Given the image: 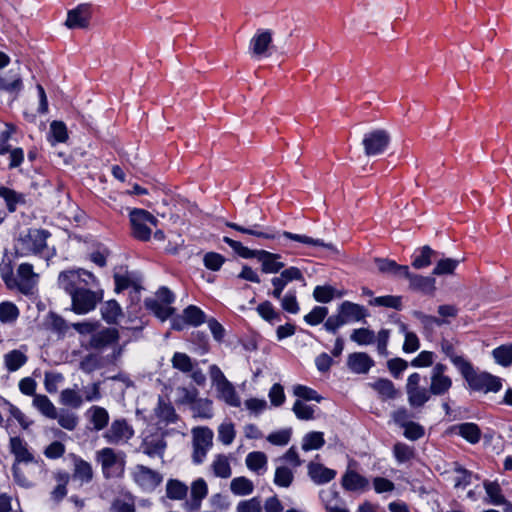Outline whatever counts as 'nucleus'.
<instances>
[{
    "label": "nucleus",
    "instance_id": "26",
    "mask_svg": "<svg viewBox=\"0 0 512 512\" xmlns=\"http://www.w3.org/2000/svg\"><path fill=\"white\" fill-rule=\"evenodd\" d=\"M281 256L276 253H271L266 250L258 251L257 260L261 263L262 271L264 273H278L285 264L280 261Z\"/></svg>",
    "mask_w": 512,
    "mask_h": 512
},
{
    "label": "nucleus",
    "instance_id": "38",
    "mask_svg": "<svg viewBox=\"0 0 512 512\" xmlns=\"http://www.w3.org/2000/svg\"><path fill=\"white\" fill-rule=\"evenodd\" d=\"M267 456L264 452L254 451L247 454L245 463L249 470L263 474L267 468Z\"/></svg>",
    "mask_w": 512,
    "mask_h": 512
},
{
    "label": "nucleus",
    "instance_id": "20",
    "mask_svg": "<svg viewBox=\"0 0 512 512\" xmlns=\"http://www.w3.org/2000/svg\"><path fill=\"white\" fill-rule=\"evenodd\" d=\"M19 67L0 75V90L17 95L23 88Z\"/></svg>",
    "mask_w": 512,
    "mask_h": 512
},
{
    "label": "nucleus",
    "instance_id": "55",
    "mask_svg": "<svg viewBox=\"0 0 512 512\" xmlns=\"http://www.w3.org/2000/svg\"><path fill=\"white\" fill-rule=\"evenodd\" d=\"M435 254V251L430 246L425 245L419 249V253L414 255L412 266L415 269H422L428 267L432 261L431 257Z\"/></svg>",
    "mask_w": 512,
    "mask_h": 512
},
{
    "label": "nucleus",
    "instance_id": "24",
    "mask_svg": "<svg viewBox=\"0 0 512 512\" xmlns=\"http://www.w3.org/2000/svg\"><path fill=\"white\" fill-rule=\"evenodd\" d=\"M338 312L346 324L359 322L367 316V311L363 306L349 301L343 302Z\"/></svg>",
    "mask_w": 512,
    "mask_h": 512
},
{
    "label": "nucleus",
    "instance_id": "35",
    "mask_svg": "<svg viewBox=\"0 0 512 512\" xmlns=\"http://www.w3.org/2000/svg\"><path fill=\"white\" fill-rule=\"evenodd\" d=\"M32 405L43 416L49 419H55L57 417V409L55 405L52 403V401L46 395H34Z\"/></svg>",
    "mask_w": 512,
    "mask_h": 512
},
{
    "label": "nucleus",
    "instance_id": "59",
    "mask_svg": "<svg viewBox=\"0 0 512 512\" xmlns=\"http://www.w3.org/2000/svg\"><path fill=\"white\" fill-rule=\"evenodd\" d=\"M55 419H57L58 424L62 428L68 431H73L78 425L77 415L67 410H60V412H57V417Z\"/></svg>",
    "mask_w": 512,
    "mask_h": 512
},
{
    "label": "nucleus",
    "instance_id": "43",
    "mask_svg": "<svg viewBox=\"0 0 512 512\" xmlns=\"http://www.w3.org/2000/svg\"><path fill=\"white\" fill-rule=\"evenodd\" d=\"M59 401L64 406L78 409L82 406L84 399L76 388H67L61 391Z\"/></svg>",
    "mask_w": 512,
    "mask_h": 512
},
{
    "label": "nucleus",
    "instance_id": "47",
    "mask_svg": "<svg viewBox=\"0 0 512 512\" xmlns=\"http://www.w3.org/2000/svg\"><path fill=\"white\" fill-rule=\"evenodd\" d=\"M318 408L315 405H308L298 399L294 402L292 411L299 420L310 421L316 418L315 412Z\"/></svg>",
    "mask_w": 512,
    "mask_h": 512
},
{
    "label": "nucleus",
    "instance_id": "5",
    "mask_svg": "<svg viewBox=\"0 0 512 512\" xmlns=\"http://www.w3.org/2000/svg\"><path fill=\"white\" fill-rule=\"evenodd\" d=\"M96 461L100 463L105 478L122 477L126 465L124 452H116L114 449L105 447L96 452Z\"/></svg>",
    "mask_w": 512,
    "mask_h": 512
},
{
    "label": "nucleus",
    "instance_id": "60",
    "mask_svg": "<svg viewBox=\"0 0 512 512\" xmlns=\"http://www.w3.org/2000/svg\"><path fill=\"white\" fill-rule=\"evenodd\" d=\"M293 394L300 400H313L316 401L317 403H320L322 401V397L314 389L301 384L295 385L293 387Z\"/></svg>",
    "mask_w": 512,
    "mask_h": 512
},
{
    "label": "nucleus",
    "instance_id": "53",
    "mask_svg": "<svg viewBox=\"0 0 512 512\" xmlns=\"http://www.w3.org/2000/svg\"><path fill=\"white\" fill-rule=\"evenodd\" d=\"M495 362L503 367L512 365V344L501 345L492 351Z\"/></svg>",
    "mask_w": 512,
    "mask_h": 512
},
{
    "label": "nucleus",
    "instance_id": "22",
    "mask_svg": "<svg viewBox=\"0 0 512 512\" xmlns=\"http://www.w3.org/2000/svg\"><path fill=\"white\" fill-rule=\"evenodd\" d=\"M27 347L21 346L20 349H13L3 355V364L9 373L18 371L27 361Z\"/></svg>",
    "mask_w": 512,
    "mask_h": 512
},
{
    "label": "nucleus",
    "instance_id": "64",
    "mask_svg": "<svg viewBox=\"0 0 512 512\" xmlns=\"http://www.w3.org/2000/svg\"><path fill=\"white\" fill-rule=\"evenodd\" d=\"M262 502L259 497H252L250 499L238 502L235 512H262Z\"/></svg>",
    "mask_w": 512,
    "mask_h": 512
},
{
    "label": "nucleus",
    "instance_id": "7",
    "mask_svg": "<svg viewBox=\"0 0 512 512\" xmlns=\"http://www.w3.org/2000/svg\"><path fill=\"white\" fill-rule=\"evenodd\" d=\"M192 434V462L200 465L206 459V456L213 446L214 433L209 427H195Z\"/></svg>",
    "mask_w": 512,
    "mask_h": 512
},
{
    "label": "nucleus",
    "instance_id": "46",
    "mask_svg": "<svg viewBox=\"0 0 512 512\" xmlns=\"http://www.w3.org/2000/svg\"><path fill=\"white\" fill-rule=\"evenodd\" d=\"M145 306L161 321H165L174 313V308L170 307L169 305L160 303L157 299L153 298L146 299Z\"/></svg>",
    "mask_w": 512,
    "mask_h": 512
},
{
    "label": "nucleus",
    "instance_id": "25",
    "mask_svg": "<svg viewBox=\"0 0 512 512\" xmlns=\"http://www.w3.org/2000/svg\"><path fill=\"white\" fill-rule=\"evenodd\" d=\"M347 365L352 372L365 374L374 365V361L364 352H355L348 356Z\"/></svg>",
    "mask_w": 512,
    "mask_h": 512
},
{
    "label": "nucleus",
    "instance_id": "23",
    "mask_svg": "<svg viewBox=\"0 0 512 512\" xmlns=\"http://www.w3.org/2000/svg\"><path fill=\"white\" fill-rule=\"evenodd\" d=\"M307 469L309 477L317 485L326 484L332 481L337 475L335 470L315 462H310Z\"/></svg>",
    "mask_w": 512,
    "mask_h": 512
},
{
    "label": "nucleus",
    "instance_id": "48",
    "mask_svg": "<svg viewBox=\"0 0 512 512\" xmlns=\"http://www.w3.org/2000/svg\"><path fill=\"white\" fill-rule=\"evenodd\" d=\"M325 444L324 434L318 431H312L304 435L301 448L304 451L318 450Z\"/></svg>",
    "mask_w": 512,
    "mask_h": 512
},
{
    "label": "nucleus",
    "instance_id": "50",
    "mask_svg": "<svg viewBox=\"0 0 512 512\" xmlns=\"http://www.w3.org/2000/svg\"><path fill=\"white\" fill-rule=\"evenodd\" d=\"M103 319L110 324L116 323L121 316V307L115 300L107 301L101 308Z\"/></svg>",
    "mask_w": 512,
    "mask_h": 512
},
{
    "label": "nucleus",
    "instance_id": "2",
    "mask_svg": "<svg viewBox=\"0 0 512 512\" xmlns=\"http://www.w3.org/2000/svg\"><path fill=\"white\" fill-rule=\"evenodd\" d=\"M226 225L228 227L238 231V232H241V233H244V234H248V235H252V236H256V237H259V238L276 239V238H278L280 236H283V237H285L287 239H290V240H293V241H296V242H299V243H303V244L308 245V246L325 248V249L329 250L332 253H337L338 252L337 248L332 243H325L321 239H315V238H312V237H309V236H306V235H302V234H295V233H291V232H287V231H284V232H282L280 234V233H278V232H276L274 230L262 231V230H260L261 226L258 225V224H255V225H253L250 228L241 226V225H239L237 223H233V222H228Z\"/></svg>",
    "mask_w": 512,
    "mask_h": 512
},
{
    "label": "nucleus",
    "instance_id": "19",
    "mask_svg": "<svg viewBox=\"0 0 512 512\" xmlns=\"http://www.w3.org/2000/svg\"><path fill=\"white\" fill-rule=\"evenodd\" d=\"M345 491L362 493L369 488V480L352 469H347L341 478Z\"/></svg>",
    "mask_w": 512,
    "mask_h": 512
},
{
    "label": "nucleus",
    "instance_id": "51",
    "mask_svg": "<svg viewBox=\"0 0 512 512\" xmlns=\"http://www.w3.org/2000/svg\"><path fill=\"white\" fill-rule=\"evenodd\" d=\"M258 314L270 324H275L281 321V313L276 311L272 303L264 301L257 306Z\"/></svg>",
    "mask_w": 512,
    "mask_h": 512
},
{
    "label": "nucleus",
    "instance_id": "39",
    "mask_svg": "<svg viewBox=\"0 0 512 512\" xmlns=\"http://www.w3.org/2000/svg\"><path fill=\"white\" fill-rule=\"evenodd\" d=\"M457 433L471 444H476L481 439V430L472 422L462 423L455 427Z\"/></svg>",
    "mask_w": 512,
    "mask_h": 512
},
{
    "label": "nucleus",
    "instance_id": "8",
    "mask_svg": "<svg viewBox=\"0 0 512 512\" xmlns=\"http://www.w3.org/2000/svg\"><path fill=\"white\" fill-rule=\"evenodd\" d=\"M134 483L146 493L153 492L163 481V475L157 470L137 464L131 469Z\"/></svg>",
    "mask_w": 512,
    "mask_h": 512
},
{
    "label": "nucleus",
    "instance_id": "41",
    "mask_svg": "<svg viewBox=\"0 0 512 512\" xmlns=\"http://www.w3.org/2000/svg\"><path fill=\"white\" fill-rule=\"evenodd\" d=\"M188 493V486L178 479H169L166 483V496L171 500H183Z\"/></svg>",
    "mask_w": 512,
    "mask_h": 512
},
{
    "label": "nucleus",
    "instance_id": "13",
    "mask_svg": "<svg viewBox=\"0 0 512 512\" xmlns=\"http://www.w3.org/2000/svg\"><path fill=\"white\" fill-rule=\"evenodd\" d=\"M14 289L22 294H32L38 281V275L34 272L33 266L29 263H22L19 265L15 274Z\"/></svg>",
    "mask_w": 512,
    "mask_h": 512
},
{
    "label": "nucleus",
    "instance_id": "49",
    "mask_svg": "<svg viewBox=\"0 0 512 512\" xmlns=\"http://www.w3.org/2000/svg\"><path fill=\"white\" fill-rule=\"evenodd\" d=\"M183 319L192 326H200L207 321L205 313L195 305H189L183 311Z\"/></svg>",
    "mask_w": 512,
    "mask_h": 512
},
{
    "label": "nucleus",
    "instance_id": "52",
    "mask_svg": "<svg viewBox=\"0 0 512 512\" xmlns=\"http://www.w3.org/2000/svg\"><path fill=\"white\" fill-rule=\"evenodd\" d=\"M193 416L210 419L213 416L212 401L209 399H198L192 404Z\"/></svg>",
    "mask_w": 512,
    "mask_h": 512
},
{
    "label": "nucleus",
    "instance_id": "62",
    "mask_svg": "<svg viewBox=\"0 0 512 512\" xmlns=\"http://www.w3.org/2000/svg\"><path fill=\"white\" fill-rule=\"evenodd\" d=\"M279 300L284 311L290 314H297L300 311L295 290H289L283 297L281 296Z\"/></svg>",
    "mask_w": 512,
    "mask_h": 512
},
{
    "label": "nucleus",
    "instance_id": "61",
    "mask_svg": "<svg viewBox=\"0 0 512 512\" xmlns=\"http://www.w3.org/2000/svg\"><path fill=\"white\" fill-rule=\"evenodd\" d=\"M350 339L358 345H369L374 343L376 337L372 330L359 328L353 330Z\"/></svg>",
    "mask_w": 512,
    "mask_h": 512
},
{
    "label": "nucleus",
    "instance_id": "30",
    "mask_svg": "<svg viewBox=\"0 0 512 512\" xmlns=\"http://www.w3.org/2000/svg\"><path fill=\"white\" fill-rule=\"evenodd\" d=\"M85 416L96 431L103 430L108 425L110 419L108 411L105 408L96 405L90 407L86 411Z\"/></svg>",
    "mask_w": 512,
    "mask_h": 512
},
{
    "label": "nucleus",
    "instance_id": "27",
    "mask_svg": "<svg viewBox=\"0 0 512 512\" xmlns=\"http://www.w3.org/2000/svg\"><path fill=\"white\" fill-rule=\"evenodd\" d=\"M118 339V331L114 328H107L98 331L91 336L90 346L94 349H103L116 343Z\"/></svg>",
    "mask_w": 512,
    "mask_h": 512
},
{
    "label": "nucleus",
    "instance_id": "6",
    "mask_svg": "<svg viewBox=\"0 0 512 512\" xmlns=\"http://www.w3.org/2000/svg\"><path fill=\"white\" fill-rule=\"evenodd\" d=\"M132 235L140 241H148L152 234V227H156L158 220L144 209H133L129 214Z\"/></svg>",
    "mask_w": 512,
    "mask_h": 512
},
{
    "label": "nucleus",
    "instance_id": "33",
    "mask_svg": "<svg viewBox=\"0 0 512 512\" xmlns=\"http://www.w3.org/2000/svg\"><path fill=\"white\" fill-rule=\"evenodd\" d=\"M218 396L226 404L232 407H239L241 404L240 398L235 390L233 384L228 380L215 387Z\"/></svg>",
    "mask_w": 512,
    "mask_h": 512
},
{
    "label": "nucleus",
    "instance_id": "18",
    "mask_svg": "<svg viewBox=\"0 0 512 512\" xmlns=\"http://www.w3.org/2000/svg\"><path fill=\"white\" fill-rule=\"evenodd\" d=\"M208 495V484L204 478L195 479L190 486V501L186 503V510L198 511L202 501Z\"/></svg>",
    "mask_w": 512,
    "mask_h": 512
},
{
    "label": "nucleus",
    "instance_id": "17",
    "mask_svg": "<svg viewBox=\"0 0 512 512\" xmlns=\"http://www.w3.org/2000/svg\"><path fill=\"white\" fill-rule=\"evenodd\" d=\"M319 498L326 512H350L345 500L334 488L323 489L319 492Z\"/></svg>",
    "mask_w": 512,
    "mask_h": 512
},
{
    "label": "nucleus",
    "instance_id": "21",
    "mask_svg": "<svg viewBox=\"0 0 512 512\" xmlns=\"http://www.w3.org/2000/svg\"><path fill=\"white\" fill-rule=\"evenodd\" d=\"M403 278L409 280V288L414 291L432 295L436 290L435 279L433 277L414 274L408 270V275Z\"/></svg>",
    "mask_w": 512,
    "mask_h": 512
},
{
    "label": "nucleus",
    "instance_id": "16",
    "mask_svg": "<svg viewBox=\"0 0 512 512\" xmlns=\"http://www.w3.org/2000/svg\"><path fill=\"white\" fill-rule=\"evenodd\" d=\"M91 18V5L80 4L76 8L69 10L65 25L69 29L87 28Z\"/></svg>",
    "mask_w": 512,
    "mask_h": 512
},
{
    "label": "nucleus",
    "instance_id": "14",
    "mask_svg": "<svg viewBox=\"0 0 512 512\" xmlns=\"http://www.w3.org/2000/svg\"><path fill=\"white\" fill-rule=\"evenodd\" d=\"M447 366L443 363H437L433 366L430 374V390L432 395L442 396L452 387V379L445 374Z\"/></svg>",
    "mask_w": 512,
    "mask_h": 512
},
{
    "label": "nucleus",
    "instance_id": "37",
    "mask_svg": "<svg viewBox=\"0 0 512 512\" xmlns=\"http://www.w3.org/2000/svg\"><path fill=\"white\" fill-rule=\"evenodd\" d=\"M73 478L81 483H89L93 478V470L90 463L82 458H74Z\"/></svg>",
    "mask_w": 512,
    "mask_h": 512
},
{
    "label": "nucleus",
    "instance_id": "57",
    "mask_svg": "<svg viewBox=\"0 0 512 512\" xmlns=\"http://www.w3.org/2000/svg\"><path fill=\"white\" fill-rule=\"evenodd\" d=\"M223 241L229 245L235 253H237L240 257L245 259L250 258H258L259 250H251L248 247L244 246L241 242L233 240L229 237H224Z\"/></svg>",
    "mask_w": 512,
    "mask_h": 512
},
{
    "label": "nucleus",
    "instance_id": "11",
    "mask_svg": "<svg viewBox=\"0 0 512 512\" xmlns=\"http://www.w3.org/2000/svg\"><path fill=\"white\" fill-rule=\"evenodd\" d=\"M94 287H87L71 295L72 308L77 314H86L95 309L101 300V295L93 291Z\"/></svg>",
    "mask_w": 512,
    "mask_h": 512
},
{
    "label": "nucleus",
    "instance_id": "29",
    "mask_svg": "<svg viewBox=\"0 0 512 512\" xmlns=\"http://www.w3.org/2000/svg\"><path fill=\"white\" fill-rule=\"evenodd\" d=\"M143 453L149 457H162L166 449V441L161 435L148 436L142 443Z\"/></svg>",
    "mask_w": 512,
    "mask_h": 512
},
{
    "label": "nucleus",
    "instance_id": "56",
    "mask_svg": "<svg viewBox=\"0 0 512 512\" xmlns=\"http://www.w3.org/2000/svg\"><path fill=\"white\" fill-rule=\"evenodd\" d=\"M294 480V473L293 471L286 467V466H278L275 470L274 475V484L283 487L288 488Z\"/></svg>",
    "mask_w": 512,
    "mask_h": 512
},
{
    "label": "nucleus",
    "instance_id": "28",
    "mask_svg": "<svg viewBox=\"0 0 512 512\" xmlns=\"http://www.w3.org/2000/svg\"><path fill=\"white\" fill-rule=\"evenodd\" d=\"M375 263L381 273L388 274L395 278H403L408 275V266L399 265L394 260L376 258Z\"/></svg>",
    "mask_w": 512,
    "mask_h": 512
},
{
    "label": "nucleus",
    "instance_id": "15",
    "mask_svg": "<svg viewBox=\"0 0 512 512\" xmlns=\"http://www.w3.org/2000/svg\"><path fill=\"white\" fill-rule=\"evenodd\" d=\"M9 449L10 452L14 455L13 464L20 465L21 463H38V460L30 450L28 443L19 436L10 438Z\"/></svg>",
    "mask_w": 512,
    "mask_h": 512
},
{
    "label": "nucleus",
    "instance_id": "42",
    "mask_svg": "<svg viewBox=\"0 0 512 512\" xmlns=\"http://www.w3.org/2000/svg\"><path fill=\"white\" fill-rule=\"evenodd\" d=\"M20 315L18 307L10 301L0 303V322L2 324L13 325Z\"/></svg>",
    "mask_w": 512,
    "mask_h": 512
},
{
    "label": "nucleus",
    "instance_id": "3",
    "mask_svg": "<svg viewBox=\"0 0 512 512\" xmlns=\"http://www.w3.org/2000/svg\"><path fill=\"white\" fill-rule=\"evenodd\" d=\"M460 374L467 382L469 388L474 391L485 394L489 392L496 393L502 388L501 378L485 371H477L471 362L460 371Z\"/></svg>",
    "mask_w": 512,
    "mask_h": 512
},
{
    "label": "nucleus",
    "instance_id": "45",
    "mask_svg": "<svg viewBox=\"0 0 512 512\" xmlns=\"http://www.w3.org/2000/svg\"><path fill=\"white\" fill-rule=\"evenodd\" d=\"M0 197L5 200L10 212H14L19 204L25 203L24 194L18 193L15 190L4 186L0 187Z\"/></svg>",
    "mask_w": 512,
    "mask_h": 512
},
{
    "label": "nucleus",
    "instance_id": "58",
    "mask_svg": "<svg viewBox=\"0 0 512 512\" xmlns=\"http://www.w3.org/2000/svg\"><path fill=\"white\" fill-rule=\"evenodd\" d=\"M236 436L235 426L232 422L226 421L218 427V440L223 445H230L234 441Z\"/></svg>",
    "mask_w": 512,
    "mask_h": 512
},
{
    "label": "nucleus",
    "instance_id": "9",
    "mask_svg": "<svg viewBox=\"0 0 512 512\" xmlns=\"http://www.w3.org/2000/svg\"><path fill=\"white\" fill-rule=\"evenodd\" d=\"M273 48V32L270 29H258L249 42V53L252 58L261 59L271 55Z\"/></svg>",
    "mask_w": 512,
    "mask_h": 512
},
{
    "label": "nucleus",
    "instance_id": "44",
    "mask_svg": "<svg viewBox=\"0 0 512 512\" xmlns=\"http://www.w3.org/2000/svg\"><path fill=\"white\" fill-rule=\"evenodd\" d=\"M171 364L174 369L188 374L193 370V366L198 365L189 355L183 352H175L171 358Z\"/></svg>",
    "mask_w": 512,
    "mask_h": 512
},
{
    "label": "nucleus",
    "instance_id": "10",
    "mask_svg": "<svg viewBox=\"0 0 512 512\" xmlns=\"http://www.w3.org/2000/svg\"><path fill=\"white\" fill-rule=\"evenodd\" d=\"M134 436V429L125 419L114 420L103 437L107 443L121 445L127 443Z\"/></svg>",
    "mask_w": 512,
    "mask_h": 512
},
{
    "label": "nucleus",
    "instance_id": "12",
    "mask_svg": "<svg viewBox=\"0 0 512 512\" xmlns=\"http://www.w3.org/2000/svg\"><path fill=\"white\" fill-rule=\"evenodd\" d=\"M390 142V136L385 130H374L364 135L362 144L367 156L383 153Z\"/></svg>",
    "mask_w": 512,
    "mask_h": 512
},
{
    "label": "nucleus",
    "instance_id": "1",
    "mask_svg": "<svg viewBox=\"0 0 512 512\" xmlns=\"http://www.w3.org/2000/svg\"><path fill=\"white\" fill-rule=\"evenodd\" d=\"M50 233L44 229H27L20 233L14 248L18 256L27 257L31 255L40 256L46 259L52 257L55 252L47 245Z\"/></svg>",
    "mask_w": 512,
    "mask_h": 512
},
{
    "label": "nucleus",
    "instance_id": "4",
    "mask_svg": "<svg viewBox=\"0 0 512 512\" xmlns=\"http://www.w3.org/2000/svg\"><path fill=\"white\" fill-rule=\"evenodd\" d=\"M58 285L71 296L87 287H97L98 280L93 273L85 269H69L59 273Z\"/></svg>",
    "mask_w": 512,
    "mask_h": 512
},
{
    "label": "nucleus",
    "instance_id": "63",
    "mask_svg": "<svg viewBox=\"0 0 512 512\" xmlns=\"http://www.w3.org/2000/svg\"><path fill=\"white\" fill-rule=\"evenodd\" d=\"M484 488L493 505H501L505 503V498L501 493V488L496 482H485Z\"/></svg>",
    "mask_w": 512,
    "mask_h": 512
},
{
    "label": "nucleus",
    "instance_id": "36",
    "mask_svg": "<svg viewBox=\"0 0 512 512\" xmlns=\"http://www.w3.org/2000/svg\"><path fill=\"white\" fill-rule=\"evenodd\" d=\"M406 393L410 406L414 408L424 406V404L429 401L432 395L430 388H426L424 386L414 387L406 391Z\"/></svg>",
    "mask_w": 512,
    "mask_h": 512
},
{
    "label": "nucleus",
    "instance_id": "40",
    "mask_svg": "<svg viewBox=\"0 0 512 512\" xmlns=\"http://www.w3.org/2000/svg\"><path fill=\"white\" fill-rule=\"evenodd\" d=\"M254 488L253 482L245 476L235 477L230 482V491L236 496H248Z\"/></svg>",
    "mask_w": 512,
    "mask_h": 512
},
{
    "label": "nucleus",
    "instance_id": "54",
    "mask_svg": "<svg viewBox=\"0 0 512 512\" xmlns=\"http://www.w3.org/2000/svg\"><path fill=\"white\" fill-rule=\"evenodd\" d=\"M371 386L383 399H393L396 397L397 391L394 384L388 379H379L371 384Z\"/></svg>",
    "mask_w": 512,
    "mask_h": 512
},
{
    "label": "nucleus",
    "instance_id": "32",
    "mask_svg": "<svg viewBox=\"0 0 512 512\" xmlns=\"http://www.w3.org/2000/svg\"><path fill=\"white\" fill-rule=\"evenodd\" d=\"M440 348L442 353L450 359L459 372L469 363L468 360L457 355L455 344L452 340L442 339L440 342Z\"/></svg>",
    "mask_w": 512,
    "mask_h": 512
},
{
    "label": "nucleus",
    "instance_id": "31",
    "mask_svg": "<svg viewBox=\"0 0 512 512\" xmlns=\"http://www.w3.org/2000/svg\"><path fill=\"white\" fill-rule=\"evenodd\" d=\"M210 469L217 478L228 479L232 475L230 459L225 454H217L214 456Z\"/></svg>",
    "mask_w": 512,
    "mask_h": 512
},
{
    "label": "nucleus",
    "instance_id": "34",
    "mask_svg": "<svg viewBox=\"0 0 512 512\" xmlns=\"http://www.w3.org/2000/svg\"><path fill=\"white\" fill-rule=\"evenodd\" d=\"M157 418L166 424L175 423L178 415L171 403L165 401L163 397H159L157 406L154 409Z\"/></svg>",
    "mask_w": 512,
    "mask_h": 512
}]
</instances>
